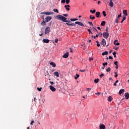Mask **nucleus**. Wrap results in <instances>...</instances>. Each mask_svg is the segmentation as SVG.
<instances>
[{"mask_svg": "<svg viewBox=\"0 0 129 129\" xmlns=\"http://www.w3.org/2000/svg\"><path fill=\"white\" fill-rule=\"evenodd\" d=\"M37 90H38V91H42V88H37Z\"/></svg>", "mask_w": 129, "mask_h": 129, "instance_id": "44", "label": "nucleus"}, {"mask_svg": "<svg viewBox=\"0 0 129 129\" xmlns=\"http://www.w3.org/2000/svg\"><path fill=\"white\" fill-rule=\"evenodd\" d=\"M61 4H65V3H66V0H61Z\"/></svg>", "mask_w": 129, "mask_h": 129, "instance_id": "39", "label": "nucleus"}, {"mask_svg": "<svg viewBox=\"0 0 129 129\" xmlns=\"http://www.w3.org/2000/svg\"><path fill=\"white\" fill-rule=\"evenodd\" d=\"M88 23L89 24V25H91V26H92V27H93V24L92 23V22H89Z\"/></svg>", "mask_w": 129, "mask_h": 129, "instance_id": "42", "label": "nucleus"}, {"mask_svg": "<svg viewBox=\"0 0 129 129\" xmlns=\"http://www.w3.org/2000/svg\"><path fill=\"white\" fill-rule=\"evenodd\" d=\"M120 17H121V13H120V15H118L117 16V19L119 20V18H120Z\"/></svg>", "mask_w": 129, "mask_h": 129, "instance_id": "41", "label": "nucleus"}, {"mask_svg": "<svg viewBox=\"0 0 129 129\" xmlns=\"http://www.w3.org/2000/svg\"><path fill=\"white\" fill-rule=\"evenodd\" d=\"M117 40H116L114 41V44L116 46H119V43L116 42H117Z\"/></svg>", "mask_w": 129, "mask_h": 129, "instance_id": "19", "label": "nucleus"}, {"mask_svg": "<svg viewBox=\"0 0 129 129\" xmlns=\"http://www.w3.org/2000/svg\"><path fill=\"white\" fill-rule=\"evenodd\" d=\"M46 21H43L41 23V26H46Z\"/></svg>", "mask_w": 129, "mask_h": 129, "instance_id": "24", "label": "nucleus"}, {"mask_svg": "<svg viewBox=\"0 0 129 129\" xmlns=\"http://www.w3.org/2000/svg\"><path fill=\"white\" fill-rule=\"evenodd\" d=\"M70 52L71 53H73V50H72V49H70Z\"/></svg>", "mask_w": 129, "mask_h": 129, "instance_id": "60", "label": "nucleus"}, {"mask_svg": "<svg viewBox=\"0 0 129 129\" xmlns=\"http://www.w3.org/2000/svg\"><path fill=\"white\" fill-rule=\"evenodd\" d=\"M99 81V79H95V80H94L95 83H98Z\"/></svg>", "mask_w": 129, "mask_h": 129, "instance_id": "32", "label": "nucleus"}, {"mask_svg": "<svg viewBox=\"0 0 129 129\" xmlns=\"http://www.w3.org/2000/svg\"><path fill=\"white\" fill-rule=\"evenodd\" d=\"M106 32L108 33V27H106Z\"/></svg>", "mask_w": 129, "mask_h": 129, "instance_id": "45", "label": "nucleus"}, {"mask_svg": "<svg viewBox=\"0 0 129 129\" xmlns=\"http://www.w3.org/2000/svg\"><path fill=\"white\" fill-rule=\"evenodd\" d=\"M87 90L88 91H90V90H91V88H87Z\"/></svg>", "mask_w": 129, "mask_h": 129, "instance_id": "59", "label": "nucleus"}, {"mask_svg": "<svg viewBox=\"0 0 129 129\" xmlns=\"http://www.w3.org/2000/svg\"><path fill=\"white\" fill-rule=\"evenodd\" d=\"M114 49L115 50H118V47H115Z\"/></svg>", "mask_w": 129, "mask_h": 129, "instance_id": "62", "label": "nucleus"}, {"mask_svg": "<svg viewBox=\"0 0 129 129\" xmlns=\"http://www.w3.org/2000/svg\"><path fill=\"white\" fill-rule=\"evenodd\" d=\"M75 24H76L77 25H79V26H81V27H84V24H83L82 22L77 21L75 22Z\"/></svg>", "mask_w": 129, "mask_h": 129, "instance_id": "7", "label": "nucleus"}, {"mask_svg": "<svg viewBox=\"0 0 129 129\" xmlns=\"http://www.w3.org/2000/svg\"><path fill=\"white\" fill-rule=\"evenodd\" d=\"M54 76H56V77H59V73L58 72H55L54 73Z\"/></svg>", "mask_w": 129, "mask_h": 129, "instance_id": "21", "label": "nucleus"}, {"mask_svg": "<svg viewBox=\"0 0 129 129\" xmlns=\"http://www.w3.org/2000/svg\"><path fill=\"white\" fill-rule=\"evenodd\" d=\"M108 54V52L104 51L102 53V56H104L105 55H107Z\"/></svg>", "mask_w": 129, "mask_h": 129, "instance_id": "23", "label": "nucleus"}, {"mask_svg": "<svg viewBox=\"0 0 129 129\" xmlns=\"http://www.w3.org/2000/svg\"><path fill=\"white\" fill-rule=\"evenodd\" d=\"M102 15H103L104 17H106V13L105 12V11L102 12Z\"/></svg>", "mask_w": 129, "mask_h": 129, "instance_id": "31", "label": "nucleus"}, {"mask_svg": "<svg viewBox=\"0 0 129 129\" xmlns=\"http://www.w3.org/2000/svg\"><path fill=\"white\" fill-rule=\"evenodd\" d=\"M88 32H89V34H93V33L91 32V30L90 29H88Z\"/></svg>", "mask_w": 129, "mask_h": 129, "instance_id": "37", "label": "nucleus"}, {"mask_svg": "<svg viewBox=\"0 0 129 129\" xmlns=\"http://www.w3.org/2000/svg\"><path fill=\"white\" fill-rule=\"evenodd\" d=\"M113 55L114 58H116V52L115 51H114L113 52Z\"/></svg>", "mask_w": 129, "mask_h": 129, "instance_id": "33", "label": "nucleus"}, {"mask_svg": "<svg viewBox=\"0 0 129 129\" xmlns=\"http://www.w3.org/2000/svg\"><path fill=\"white\" fill-rule=\"evenodd\" d=\"M104 76V74H101L100 75V77L101 78V77Z\"/></svg>", "mask_w": 129, "mask_h": 129, "instance_id": "51", "label": "nucleus"}, {"mask_svg": "<svg viewBox=\"0 0 129 129\" xmlns=\"http://www.w3.org/2000/svg\"><path fill=\"white\" fill-rule=\"evenodd\" d=\"M123 14L124 16H127V10H125L123 11Z\"/></svg>", "mask_w": 129, "mask_h": 129, "instance_id": "20", "label": "nucleus"}, {"mask_svg": "<svg viewBox=\"0 0 129 129\" xmlns=\"http://www.w3.org/2000/svg\"><path fill=\"white\" fill-rule=\"evenodd\" d=\"M50 65L52 66V67H56V63L53 61L50 62Z\"/></svg>", "mask_w": 129, "mask_h": 129, "instance_id": "18", "label": "nucleus"}, {"mask_svg": "<svg viewBox=\"0 0 129 129\" xmlns=\"http://www.w3.org/2000/svg\"><path fill=\"white\" fill-rule=\"evenodd\" d=\"M64 17H67L68 16V14H63Z\"/></svg>", "mask_w": 129, "mask_h": 129, "instance_id": "53", "label": "nucleus"}, {"mask_svg": "<svg viewBox=\"0 0 129 129\" xmlns=\"http://www.w3.org/2000/svg\"><path fill=\"white\" fill-rule=\"evenodd\" d=\"M102 35H103V34H102L101 33H99V36H100V37H102Z\"/></svg>", "mask_w": 129, "mask_h": 129, "instance_id": "48", "label": "nucleus"}, {"mask_svg": "<svg viewBox=\"0 0 129 129\" xmlns=\"http://www.w3.org/2000/svg\"><path fill=\"white\" fill-rule=\"evenodd\" d=\"M93 31H94V32H97V33H98V31L97 30V29H96V28H95V27H93Z\"/></svg>", "mask_w": 129, "mask_h": 129, "instance_id": "30", "label": "nucleus"}, {"mask_svg": "<svg viewBox=\"0 0 129 129\" xmlns=\"http://www.w3.org/2000/svg\"><path fill=\"white\" fill-rule=\"evenodd\" d=\"M90 13H91L92 14H95V12H96V10H90Z\"/></svg>", "mask_w": 129, "mask_h": 129, "instance_id": "28", "label": "nucleus"}, {"mask_svg": "<svg viewBox=\"0 0 129 129\" xmlns=\"http://www.w3.org/2000/svg\"><path fill=\"white\" fill-rule=\"evenodd\" d=\"M49 88L50 90H51V91H52L53 92H55V91H56V88H55V87H53L52 85L49 86Z\"/></svg>", "mask_w": 129, "mask_h": 129, "instance_id": "6", "label": "nucleus"}, {"mask_svg": "<svg viewBox=\"0 0 129 129\" xmlns=\"http://www.w3.org/2000/svg\"><path fill=\"white\" fill-rule=\"evenodd\" d=\"M54 42L55 43H58V39H55Z\"/></svg>", "mask_w": 129, "mask_h": 129, "instance_id": "54", "label": "nucleus"}, {"mask_svg": "<svg viewBox=\"0 0 129 129\" xmlns=\"http://www.w3.org/2000/svg\"><path fill=\"white\" fill-rule=\"evenodd\" d=\"M97 47H100V44L99 43H97Z\"/></svg>", "mask_w": 129, "mask_h": 129, "instance_id": "56", "label": "nucleus"}, {"mask_svg": "<svg viewBox=\"0 0 129 129\" xmlns=\"http://www.w3.org/2000/svg\"><path fill=\"white\" fill-rule=\"evenodd\" d=\"M101 44V45H103V46L104 47V46L106 45V41H105V39H102Z\"/></svg>", "mask_w": 129, "mask_h": 129, "instance_id": "8", "label": "nucleus"}, {"mask_svg": "<svg viewBox=\"0 0 129 129\" xmlns=\"http://www.w3.org/2000/svg\"><path fill=\"white\" fill-rule=\"evenodd\" d=\"M68 56H69V52H66L62 56L63 58H68Z\"/></svg>", "mask_w": 129, "mask_h": 129, "instance_id": "9", "label": "nucleus"}, {"mask_svg": "<svg viewBox=\"0 0 129 129\" xmlns=\"http://www.w3.org/2000/svg\"><path fill=\"white\" fill-rule=\"evenodd\" d=\"M103 36L105 39H107L109 37V33L108 32H104L103 33Z\"/></svg>", "mask_w": 129, "mask_h": 129, "instance_id": "3", "label": "nucleus"}, {"mask_svg": "<svg viewBox=\"0 0 129 129\" xmlns=\"http://www.w3.org/2000/svg\"><path fill=\"white\" fill-rule=\"evenodd\" d=\"M109 59H113V58L112 57V56H109Z\"/></svg>", "mask_w": 129, "mask_h": 129, "instance_id": "52", "label": "nucleus"}, {"mask_svg": "<svg viewBox=\"0 0 129 129\" xmlns=\"http://www.w3.org/2000/svg\"><path fill=\"white\" fill-rule=\"evenodd\" d=\"M66 24L67 25H68L69 27H70V26H73L74 27H75V26H76V24H75V23H67Z\"/></svg>", "mask_w": 129, "mask_h": 129, "instance_id": "14", "label": "nucleus"}, {"mask_svg": "<svg viewBox=\"0 0 129 129\" xmlns=\"http://www.w3.org/2000/svg\"><path fill=\"white\" fill-rule=\"evenodd\" d=\"M79 75L78 74H76V76H75V79L77 80L78 78H79Z\"/></svg>", "mask_w": 129, "mask_h": 129, "instance_id": "25", "label": "nucleus"}, {"mask_svg": "<svg viewBox=\"0 0 129 129\" xmlns=\"http://www.w3.org/2000/svg\"><path fill=\"white\" fill-rule=\"evenodd\" d=\"M126 19V17H125L124 15H123L122 16V20L123 21H125Z\"/></svg>", "mask_w": 129, "mask_h": 129, "instance_id": "34", "label": "nucleus"}, {"mask_svg": "<svg viewBox=\"0 0 129 129\" xmlns=\"http://www.w3.org/2000/svg\"><path fill=\"white\" fill-rule=\"evenodd\" d=\"M115 75L114 77H115V78H116V77H117V76H118L117 73L115 72Z\"/></svg>", "mask_w": 129, "mask_h": 129, "instance_id": "47", "label": "nucleus"}, {"mask_svg": "<svg viewBox=\"0 0 129 129\" xmlns=\"http://www.w3.org/2000/svg\"><path fill=\"white\" fill-rule=\"evenodd\" d=\"M112 97L111 96H109L107 98V100L108 101H109V102H111V101H112Z\"/></svg>", "mask_w": 129, "mask_h": 129, "instance_id": "13", "label": "nucleus"}, {"mask_svg": "<svg viewBox=\"0 0 129 129\" xmlns=\"http://www.w3.org/2000/svg\"><path fill=\"white\" fill-rule=\"evenodd\" d=\"M64 8H65L66 10H67V11H70V9L69 8H70V5H65Z\"/></svg>", "mask_w": 129, "mask_h": 129, "instance_id": "11", "label": "nucleus"}, {"mask_svg": "<svg viewBox=\"0 0 129 129\" xmlns=\"http://www.w3.org/2000/svg\"><path fill=\"white\" fill-rule=\"evenodd\" d=\"M43 43H49L50 42V40L49 39H44L42 40Z\"/></svg>", "mask_w": 129, "mask_h": 129, "instance_id": "16", "label": "nucleus"}, {"mask_svg": "<svg viewBox=\"0 0 129 129\" xmlns=\"http://www.w3.org/2000/svg\"><path fill=\"white\" fill-rule=\"evenodd\" d=\"M109 6L111 8H113V2H112V0H110Z\"/></svg>", "mask_w": 129, "mask_h": 129, "instance_id": "17", "label": "nucleus"}, {"mask_svg": "<svg viewBox=\"0 0 129 129\" xmlns=\"http://www.w3.org/2000/svg\"><path fill=\"white\" fill-rule=\"evenodd\" d=\"M80 71H81V72H85V70H80Z\"/></svg>", "mask_w": 129, "mask_h": 129, "instance_id": "57", "label": "nucleus"}, {"mask_svg": "<svg viewBox=\"0 0 129 129\" xmlns=\"http://www.w3.org/2000/svg\"><path fill=\"white\" fill-rule=\"evenodd\" d=\"M43 15H46V16H50V15H54V12H43L42 13Z\"/></svg>", "mask_w": 129, "mask_h": 129, "instance_id": "2", "label": "nucleus"}, {"mask_svg": "<svg viewBox=\"0 0 129 129\" xmlns=\"http://www.w3.org/2000/svg\"><path fill=\"white\" fill-rule=\"evenodd\" d=\"M118 82V80L116 81V82L114 83V86H116V83Z\"/></svg>", "mask_w": 129, "mask_h": 129, "instance_id": "40", "label": "nucleus"}, {"mask_svg": "<svg viewBox=\"0 0 129 129\" xmlns=\"http://www.w3.org/2000/svg\"><path fill=\"white\" fill-rule=\"evenodd\" d=\"M98 36H99V34H96L95 36L96 38H98Z\"/></svg>", "mask_w": 129, "mask_h": 129, "instance_id": "63", "label": "nucleus"}, {"mask_svg": "<svg viewBox=\"0 0 129 129\" xmlns=\"http://www.w3.org/2000/svg\"><path fill=\"white\" fill-rule=\"evenodd\" d=\"M97 28L98 29V30H101V28H100V27H97Z\"/></svg>", "mask_w": 129, "mask_h": 129, "instance_id": "61", "label": "nucleus"}, {"mask_svg": "<svg viewBox=\"0 0 129 129\" xmlns=\"http://www.w3.org/2000/svg\"><path fill=\"white\" fill-rule=\"evenodd\" d=\"M50 20H52V17H50V16H47L45 18V21L46 23H48V22H50Z\"/></svg>", "mask_w": 129, "mask_h": 129, "instance_id": "5", "label": "nucleus"}, {"mask_svg": "<svg viewBox=\"0 0 129 129\" xmlns=\"http://www.w3.org/2000/svg\"><path fill=\"white\" fill-rule=\"evenodd\" d=\"M123 92H124V89H121L120 90V91H119V95H120V94H121V93H123Z\"/></svg>", "mask_w": 129, "mask_h": 129, "instance_id": "22", "label": "nucleus"}, {"mask_svg": "<svg viewBox=\"0 0 129 129\" xmlns=\"http://www.w3.org/2000/svg\"><path fill=\"white\" fill-rule=\"evenodd\" d=\"M96 95H100L101 93L100 92H97L95 93Z\"/></svg>", "mask_w": 129, "mask_h": 129, "instance_id": "46", "label": "nucleus"}, {"mask_svg": "<svg viewBox=\"0 0 129 129\" xmlns=\"http://www.w3.org/2000/svg\"><path fill=\"white\" fill-rule=\"evenodd\" d=\"M90 19L91 20H94V19H95V16H93V17H92V15H91V16H90Z\"/></svg>", "mask_w": 129, "mask_h": 129, "instance_id": "29", "label": "nucleus"}, {"mask_svg": "<svg viewBox=\"0 0 129 129\" xmlns=\"http://www.w3.org/2000/svg\"><path fill=\"white\" fill-rule=\"evenodd\" d=\"M95 16L96 18H100V12H97L95 14Z\"/></svg>", "mask_w": 129, "mask_h": 129, "instance_id": "10", "label": "nucleus"}, {"mask_svg": "<svg viewBox=\"0 0 129 129\" xmlns=\"http://www.w3.org/2000/svg\"><path fill=\"white\" fill-rule=\"evenodd\" d=\"M106 72H109V71H110V68H108L106 70Z\"/></svg>", "mask_w": 129, "mask_h": 129, "instance_id": "36", "label": "nucleus"}, {"mask_svg": "<svg viewBox=\"0 0 129 129\" xmlns=\"http://www.w3.org/2000/svg\"><path fill=\"white\" fill-rule=\"evenodd\" d=\"M53 12H54V13H58L57 9H53Z\"/></svg>", "mask_w": 129, "mask_h": 129, "instance_id": "38", "label": "nucleus"}, {"mask_svg": "<svg viewBox=\"0 0 129 129\" xmlns=\"http://www.w3.org/2000/svg\"><path fill=\"white\" fill-rule=\"evenodd\" d=\"M54 18L55 19H56V20L62 21V22H64V23H71V21H67V18L62 15H58L57 16H55Z\"/></svg>", "mask_w": 129, "mask_h": 129, "instance_id": "1", "label": "nucleus"}, {"mask_svg": "<svg viewBox=\"0 0 129 129\" xmlns=\"http://www.w3.org/2000/svg\"><path fill=\"white\" fill-rule=\"evenodd\" d=\"M33 123H35V121H34V120L31 121V123H30V124H31V125H33Z\"/></svg>", "mask_w": 129, "mask_h": 129, "instance_id": "43", "label": "nucleus"}, {"mask_svg": "<svg viewBox=\"0 0 129 129\" xmlns=\"http://www.w3.org/2000/svg\"><path fill=\"white\" fill-rule=\"evenodd\" d=\"M104 63H105V65H106V66H107V62H104Z\"/></svg>", "mask_w": 129, "mask_h": 129, "instance_id": "64", "label": "nucleus"}, {"mask_svg": "<svg viewBox=\"0 0 129 129\" xmlns=\"http://www.w3.org/2000/svg\"><path fill=\"white\" fill-rule=\"evenodd\" d=\"M71 22H75V21H78V19L75 18V19H71Z\"/></svg>", "mask_w": 129, "mask_h": 129, "instance_id": "26", "label": "nucleus"}, {"mask_svg": "<svg viewBox=\"0 0 129 129\" xmlns=\"http://www.w3.org/2000/svg\"><path fill=\"white\" fill-rule=\"evenodd\" d=\"M66 3L67 5H69V4L70 3V0H66Z\"/></svg>", "mask_w": 129, "mask_h": 129, "instance_id": "35", "label": "nucleus"}, {"mask_svg": "<svg viewBox=\"0 0 129 129\" xmlns=\"http://www.w3.org/2000/svg\"><path fill=\"white\" fill-rule=\"evenodd\" d=\"M50 84H51V85H53V84H54V82H50Z\"/></svg>", "mask_w": 129, "mask_h": 129, "instance_id": "58", "label": "nucleus"}, {"mask_svg": "<svg viewBox=\"0 0 129 129\" xmlns=\"http://www.w3.org/2000/svg\"><path fill=\"white\" fill-rule=\"evenodd\" d=\"M50 30H51V28L49 27H47L45 28V34L47 35V34H49L50 33Z\"/></svg>", "mask_w": 129, "mask_h": 129, "instance_id": "4", "label": "nucleus"}, {"mask_svg": "<svg viewBox=\"0 0 129 129\" xmlns=\"http://www.w3.org/2000/svg\"><path fill=\"white\" fill-rule=\"evenodd\" d=\"M118 20H119V19H116V20H115V23H116V24H118Z\"/></svg>", "mask_w": 129, "mask_h": 129, "instance_id": "50", "label": "nucleus"}, {"mask_svg": "<svg viewBox=\"0 0 129 129\" xmlns=\"http://www.w3.org/2000/svg\"><path fill=\"white\" fill-rule=\"evenodd\" d=\"M99 128L100 129H105V125L103 124H101L99 126Z\"/></svg>", "mask_w": 129, "mask_h": 129, "instance_id": "12", "label": "nucleus"}, {"mask_svg": "<svg viewBox=\"0 0 129 129\" xmlns=\"http://www.w3.org/2000/svg\"><path fill=\"white\" fill-rule=\"evenodd\" d=\"M124 96H125V98H126V99H128L129 98V94L128 93H126L124 94Z\"/></svg>", "mask_w": 129, "mask_h": 129, "instance_id": "15", "label": "nucleus"}, {"mask_svg": "<svg viewBox=\"0 0 129 129\" xmlns=\"http://www.w3.org/2000/svg\"><path fill=\"white\" fill-rule=\"evenodd\" d=\"M101 26H102L103 27L105 26V21H102L101 23Z\"/></svg>", "mask_w": 129, "mask_h": 129, "instance_id": "27", "label": "nucleus"}, {"mask_svg": "<svg viewBox=\"0 0 129 129\" xmlns=\"http://www.w3.org/2000/svg\"><path fill=\"white\" fill-rule=\"evenodd\" d=\"M117 61H114V63L115 65H116V66H117Z\"/></svg>", "mask_w": 129, "mask_h": 129, "instance_id": "49", "label": "nucleus"}, {"mask_svg": "<svg viewBox=\"0 0 129 129\" xmlns=\"http://www.w3.org/2000/svg\"><path fill=\"white\" fill-rule=\"evenodd\" d=\"M91 60H93V58H92V57H90V58H89V61H91Z\"/></svg>", "mask_w": 129, "mask_h": 129, "instance_id": "55", "label": "nucleus"}]
</instances>
